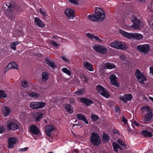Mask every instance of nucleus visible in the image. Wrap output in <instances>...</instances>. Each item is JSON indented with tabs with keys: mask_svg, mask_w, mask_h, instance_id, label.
Here are the masks:
<instances>
[{
	"mask_svg": "<svg viewBox=\"0 0 153 153\" xmlns=\"http://www.w3.org/2000/svg\"><path fill=\"white\" fill-rule=\"evenodd\" d=\"M115 111L117 112H118L120 111V107L118 106H116L115 108Z\"/></svg>",
	"mask_w": 153,
	"mask_h": 153,
	"instance_id": "4d7b16f0",
	"label": "nucleus"
},
{
	"mask_svg": "<svg viewBox=\"0 0 153 153\" xmlns=\"http://www.w3.org/2000/svg\"><path fill=\"white\" fill-rule=\"evenodd\" d=\"M61 59L64 61H65L66 62H69V60L67 59L66 57L65 56H62L61 57Z\"/></svg>",
	"mask_w": 153,
	"mask_h": 153,
	"instance_id": "8fccbe9b",
	"label": "nucleus"
},
{
	"mask_svg": "<svg viewBox=\"0 0 153 153\" xmlns=\"http://www.w3.org/2000/svg\"><path fill=\"white\" fill-rule=\"evenodd\" d=\"M85 89L82 88L80 90H79L77 91H76L74 93V94H76L78 95H82L84 93L85 91Z\"/></svg>",
	"mask_w": 153,
	"mask_h": 153,
	"instance_id": "473e14b6",
	"label": "nucleus"
},
{
	"mask_svg": "<svg viewBox=\"0 0 153 153\" xmlns=\"http://www.w3.org/2000/svg\"><path fill=\"white\" fill-rule=\"evenodd\" d=\"M150 46L148 44L139 45L137 46V49L144 54H146L150 49Z\"/></svg>",
	"mask_w": 153,
	"mask_h": 153,
	"instance_id": "1a4fd4ad",
	"label": "nucleus"
},
{
	"mask_svg": "<svg viewBox=\"0 0 153 153\" xmlns=\"http://www.w3.org/2000/svg\"><path fill=\"white\" fill-rule=\"evenodd\" d=\"M134 124L136 126H140L139 124L136 121L134 122Z\"/></svg>",
	"mask_w": 153,
	"mask_h": 153,
	"instance_id": "052dcab7",
	"label": "nucleus"
},
{
	"mask_svg": "<svg viewBox=\"0 0 153 153\" xmlns=\"http://www.w3.org/2000/svg\"><path fill=\"white\" fill-rule=\"evenodd\" d=\"M65 13L67 17L69 19H72L74 16V12L71 8L66 9Z\"/></svg>",
	"mask_w": 153,
	"mask_h": 153,
	"instance_id": "ddd939ff",
	"label": "nucleus"
},
{
	"mask_svg": "<svg viewBox=\"0 0 153 153\" xmlns=\"http://www.w3.org/2000/svg\"><path fill=\"white\" fill-rule=\"evenodd\" d=\"M96 87L97 92L101 95L106 98H108L110 97V94L101 85H97Z\"/></svg>",
	"mask_w": 153,
	"mask_h": 153,
	"instance_id": "39448f33",
	"label": "nucleus"
},
{
	"mask_svg": "<svg viewBox=\"0 0 153 153\" xmlns=\"http://www.w3.org/2000/svg\"><path fill=\"white\" fill-rule=\"evenodd\" d=\"M22 86L24 88L27 87L28 85L27 81L24 79L22 81Z\"/></svg>",
	"mask_w": 153,
	"mask_h": 153,
	"instance_id": "79ce46f5",
	"label": "nucleus"
},
{
	"mask_svg": "<svg viewBox=\"0 0 153 153\" xmlns=\"http://www.w3.org/2000/svg\"><path fill=\"white\" fill-rule=\"evenodd\" d=\"M141 134L145 137H151L153 136L152 133L151 132L147 130L142 131H141Z\"/></svg>",
	"mask_w": 153,
	"mask_h": 153,
	"instance_id": "a878e982",
	"label": "nucleus"
},
{
	"mask_svg": "<svg viewBox=\"0 0 153 153\" xmlns=\"http://www.w3.org/2000/svg\"><path fill=\"white\" fill-rule=\"evenodd\" d=\"M5 131V128L3 126H0V134H2Z\"/></svg>",
	"mask_w": 153,
	"mask_h": 153,
	"instance_id": "a18cd8bd",
	"label": "nucleus"
},
{
	"mask_svg": "<svg viewBox=\"0 0 153 153\" xmlns=\"http://www.w3.org/2000/svg\"><path fill=\"white\" fill-rule=\"evenodd\" d=\"M103 139L104 140L107 142L109 140V137L108 136L105 134H104L103 136Z\"/></svg>",
	"mask_w": 153,
	"mask_h": 153,
	"instance_id": "37998d69",
	"label": "nucleus"
},
{
	"mask_svg": "<svg viewBox=\"0 0 153 153\" xmlns=\"http://www.w3.org/2000/svg\"><path fill=\"white\" fill-rule=\"evenodd\" d=\"M55 128L52 125H50L47 126L45 129V131L47 135L51 137V132L55 130Z\"/></svg>",
	"mask_w": 153,
	"mask_h": 153,
	"instance_id": "f3484780",
	"label": "nucleus"
},
{
	"mask_svg": "<svg viewBox=\"0 0 153 153\" xmlns=\"http://www.w3.org/2000/svg\"><path fill=\"white\" fill-rule=\"evenodd\" d=\"M49 76L48 73L47 72H44L42 74V81H46L48 79Z\"/></svg>",
	"mask_w": 153,
	"mask_h": 153,
	"instance_id": "c85d7f7f",
	"label": "nucleus"
},
{
	"mask_svg": "<svg viewBox=\"0 0 153 153\" xmlns=\"http://www.w3.org/2000/svg\"><path fill=\"white\" fill-rule=\"evenodd\" d=\"M80 101L84 103L87 106H90L91 104H93L94 102L92 100L87 98H81Z\"/></svg>",
	"mask_w": 153,
	"mask_h": 153,
	"instance_id": "aec40b11",
	"label": "nucleus"
},
{
	"mask_svg": "<svg viewBox=\"0 0 153 153\" xmlns=\"http://www.w3.org/2000/svg\"><path fill=\"white\" fill-rule=\"evenodd\" d=\"M28 95L30 97L34 98H37L39 97V94L33 92H31V93L28 94Z\"/></svg>",
	"mask_w": 153,
	"mask_h": 153,
	"instance_id": "a19ab883",
	"label": "nucleus"
},
{
	"mask_svg": "<svg viewBox=\"0 0 153 153\" xmlns=\"http://www.w3.org/2000/svg\"><path fill=\"white\" fill-rule=\"evenodd\" d=\"M80 0H68V1L71 3L75 5L78 4V1Z\"/></svg>",
	"mask_w": 153,
	"mask_h": 153,
	"instance_id": "c03bdc74",
	"label": "nucleus"
},
{
	"mask_svg": "<svg viewBox=\"0 0 153 153\" xmlns=\"http://www.w3.org/2000/svg\"><path fill=\"white\" fill-rule=\"evenodd\" d=\"M145 0H140V2H145Z\"/></svg>",
	"mask_w": 153,
	"mask_h": 153,
	"instance_id": "0e129e2a",
	"label": "nucleus"
},
{
	"mask_svg": "<svg viewBox=\"0 0 153 153\" xmlns=\"http://www.w3.org/2000/svg\"><path fill=\"white\" fill-rule=\"evenodd\" d=\"M114 134H120L119 133V131L117 130H114Z\"/></svg>",
	"mask_w": 153,
	"mask_h": 153,
	"instance_id": "680f3d73",
	"label": "nucleus"
},
{
	"mask_svg": "<svg viewBox=\"0 0 153 153\" xmlns=\"http://www.w3.org/2000/svg\"><path fill=\"white\" fill-rule=\"evenodd\" d=\"M152 29L153 30V22L152 23Z\"/></svg>",
	"mask_w": 153,
	"mask_h": 153,
	"instance_id": "338daca9",
	"label": "nucleus"
},
{
	"mask_svg": "<svg viewBox=\"0 0 153 153\" xmlns=\"http://www.w3.org/2000/svg\"><path fill=\"white\" fill-rule=\"evenodd\" d=\"M51 44L54 47H58L59 46V45L58 44H57L56 42L53 41H51Z\"/></svg>",
	"mask_w": 153,
	"mask_h": 153,
	"instance_id": "de8ad7c7",
	"label": "nucleus"
},
{
	"mask_svg": "<svg viewBox=\"0 0 153 153\" xmlns=\"http://www.w3.org/2000/svg\"><path fill=\"white\" fill-rule=\"evenodd\" d=\"M119 33L123 36L129 39L139 40L143 37L141 34L137 33H129L121 29L119 30Z\"/></svg>",
	"mask_w": 153,
	"mask_h": 153,
	"instance_id": "f03ea898",
	"label": "nucleus"
},
{
	"mask_svg": "<svg viewBox=\"0 0 153 153\" xmlns=\"http://www.w3.org/2000/svg\"><path fill=\"white\" fill-rule=\"evenodd\" d=\"M19 44V42H13L11 45L10 47L12 49L14 50H16V45Z\"/></svg>",
	"mask_w": 153,
	"mask_h": 153,
	"instance_id": "72a5a7b5",
	"label": "nucleus"
},
{
	"mask_svg": "<svg viewBox=\"0 0 153 153\" xmlns=\"http://www.w3.org/2000/svg\"><path fill=\"white\" fill-rule=\"evenodd\" d=\"M9 69H10L9 68V67H8V65H7V66L5 68L4 70V71L5 72H7Z\"/></svg>",
	"mask_w": 153,
	"mask_h": 153,
	"instance_id": "bf43d9fd",
	"label": "nucleus"
},
{
	"mask_svg": "<svg viewBox=\"0 0 153 153\" xmlns=\"http://www.w3.org/2000/svg\"><path fill=\"white\" fill-rule=\"evenodd\" d=\"M28 149L27 147H25L22 149H19V151L21 152H25Z\"/></svg>",
	"mask_w": 153,
	"mask_h": 153,
	"instance_id": "6e6d98bb",
	"label": "nucleus"
},
{
	"mask_svg": "<svg viewBox=\"0 0 153 153\" xmlns=\"http://www.w3.org/2000/svg\"><path fill=\"white\" fill-rule=\"evenodd\" d=\"M14 6L12 4H9L8 6V8L7 9V10L10 12H13L14 10Z\"/></svg>",
	"mask_w": 153,
	"mask_h": 153,
	"instance_id": "f704fd0d",
	"label": "nucleus"
},
{
	"mask_svg": "<svg viewBox=\"0 0 153 153\" xmlns=\"http://www.w3.org/2000/svg\"><path fill=\"white\" fill-rule=\"evenodd\" d=\"M53 38L54 39H56L57 38L56 36H53Z\"/></svg>",
	"mask_w": 153,
	"mask_h": 153,
	"instance_id": "69168bd1",
	"label": "nucleus"
},
{
	"mask_svg": "<svg viewBox=\"0 0 153 153\" xmlns=\"http://www.w3.org/2000/svg\"><path fill=\"white\" fill-rule=\"evenodd\" d=\"M5 110L4 111L3 114L4 117H7L9 116L11 111L10 108L7 107H4Z\"/></svg>",
	"mask_w": 153,
	"mask_h": 153,
	"instance_id": "cd10ccee",
	"label": "nucleus"
},
{
	"mask_svg": "<svg viewBox=\"0 0 153 153\" xmlns=\"http://www.w3.org/2000/svg\"><path fill=\"white\" fill-rule=\"evenodd\" d=\"M142 109L143 110H146L148 112V113L146 114L144 117V119L145 121L146 122H149L151 120L153 116L151 109L148 106H143Z\"/></svg>",
	"mask_w": 153,
	"mask_h": 153,
	"instance_id": "9d476101",
	"label": "nucleus"
},
{
	"mask_svg": "<svg viewBox=\"0 0 153 153\" xmlns=\"http://www.w3.org/2000/svg\"><path fill=\"white\" fill-rule=\"evenodd\" d=\"M135 75L136 78L137 79V81L142 84H144V81L147 80L143 74L141 73L138 69L136 70Z\"/></svg>",
	"mask_w": 153,
	"mask_h": 153,
	"instance_id": "0eeeda50",
	"label": "nucleus"
},
{
	"mask_svg": "<svg viewBox=\"0 0 153 153\" xmlns=\"http://www.w3.org/2000/svg\"><path fill=\"white\" fill-rule=\"evenodd\" d=\"M109 78L112 85L115 86L119 87V84L116 80L117 77L115 74H113L111 75Z\"/></svg>",
	"mask_w": 153,
	"mask_h": 153,
	"instance_id": "4468645a",
	"label": "nucleus"
},
{
	"mask_svg": "<svg viewBox=\"0 0 153 153\" xmlns=\"http://www.w3.org/2000/svg\"><path fill=\"white\" fill-rule=\"evenodd\" d=\"M17 65L16 63L15 62H12L8 64V67H9L10 69L14 68L17 69Z\"/></svg>",
	"mask_w": 153,
	"mask_h": 153,
	"instance_id": "7c9ffc66",
	"label": "nucleus"
},
{
	"mask_svg": "<svg viewBox=\"0 0 153 153\" xmlns=\"http://www.w3.org/2000/svg\"><path fill=\"white\" fill-rule=\"evenodd\" d=\"M110 45L111 47L117 49L125 50L127 48L125 44L123 42L117 41L112 42Z\"/></svg>",
	"mask_w": 153,
	"mask_h": 153,
	"instance_id": "7ed1b4c3",
	"label": "nucleus"
},
{
	"mask_svg": "<svg viewBox=\"0 0 153 153\" xmlns=\"http://www.w3.org/2000/svg\"><path fill=\"white\" fill-rule=\"evenodd\" d=\"M7 127L9 131H14L19 128L18 125L14 123H10L7 124Z\"/></svg>",
	"mask_w": 153,
	"mask_h": 153,
	"instance_id": "2eb2a0df",
	"label": "nucleus"
},
{
	"mask_svg": "<svg viewBox=\"0 0 153 153\" xmlns=\"http://www.w3.org/2000/svg\"><path fill=\"white\" fill-rule=\"evenodd\" d=\"M120 58L124 64H126L128 62V59L125 55L122 54L120 56Z\"/></svg>",
	"mask_w": 153,
	"mask_h": 153,
	"instance_id": "2f4dec72",
	"label": "nucleus"
},
{
	"mask_svg": "<svg viewBox=\"0 0 153 153\" xmlns=\"http://www.w3.org/2000/svg\"><path fill=\"white\" fill-rule=\"evenodd\" d=\"M75 152L76 153H79V151L78 150H76V151H75Z\"/></svg>",
	"mask_w": 153,
	"mask_h": 153,
	"instance_id": "774afa93",
	"label": "nucleus"
},
{
	"mask_svg": "<svg viewBox=\"0 0 153 153\" xmlns=\"http://www.w3.org/2000/svg\"><path fill=\"white\" fill-rule=\"evenodd\" d=\"M64 108L67 111L69 114H72L74 112L73 107L70 104L65 103L64 106Z\"/></svg>",
	"mask_w": 153,
	"mask_h": 153,
	"instance_id": "4be33fe9",
	"label": "nucleus"
},
{
	"mask_svg": "<svg viewBox=\"0 0 153 153\" xmlns=\"http://www.w3.org/2000/svg\"><path fill=\"white\" fill-rule=\"evenodd\" d=\"M117 142L119 144L122 146L123 147L125 148H126V145L123 143V141L119 139H118Z\"/></svg>",
	"mask_w": 153,
	"mask_h": 153,
	"instance_id": "c9c22d12",
	"label": "nucleus"
},
{
	"mask_svg": "<svg viewBox=\"0 0 153 153\" xmlns=\"http://www.w3.org/2000/svg\"><path fill=\"white\" fill-rule=\"evenodd\" d=\"M39 10V12H40L44 16H46V13L45 12L42 11V9L40 8Z\"/></svg>",
	"mask_w": 153,
	"mask_h": 153,
	"instance_id": "3c124183",
	"label": "nucleus"
},
{
	"mask_svg": "<svg viewBox=\"0 0 153 153\" xmlns=\"http://www.w3.org/2000/svg\"><path fill=\"white\" fill-rule=\"evenodd\" d=\"M95 13L88 16V19L93 22L102 21L105 18V12L100 8L97 7L95 9Z\"/></svg>",
	"mask_w": 153,
	"mask_h": 153,
	"instance_id": "f257e3e1",
	"label": "nucleus"
},
{
	"mask_svg": "<svg viewBox=\"0 0 153 153\" xmlns=\"http://www.w3.org/2000/svg\"><path fill=\"white\" fill-rule=\"evenodd\" d=\"M62 71L64 73L70 76L71 74V72L70 71L68 70L66 68H63L62 69Z\"/></svg>",
	"mask_w": 153,
	"mask_h": 153,
	"instance_id": "e433bc0d",
	"label": "nucleus"
},
{
	"mask_svg": "<svg viewBox=\"0 0 153 153\" xmlns=\"http://www.w3.org/2000/svg\"><path fill=\"white\" fill-rule=\"evenodd\" d=\"M43 114L42 113L40 114H38L35 118V121L36 122H39L42 118L43 116Z\"/></svg>",
	"mask_w": 153,
	"mask_h": 153,
	"instance_id": "58836bf2",
	"label": "nucleus"
},
{
	"mask_svg": "<svg viewBox=\"0 0 153 153\" xmlns=\"http://www.w3.org/2000/svg\"><path fill=\"white\" fill-rule=\"evenodd\" d=\"M86 36L93 41H98L100 42H102V40L100 39L98 36H95L94 34H91L90 33H87Z\"/></svg>",
	"mask_w": 153,
	"mask_h": 153,
	"instance_id": "6ab92c4d",
	"label": "nucleus"
},
{
	"mask_svg": "<svg viewBox=\"0 0 153 153\" xmlns=\"http://www.w3.org/2000/svg\"><path fill=\"white\" fill-rule=\"evenodd\" d=\"M131 21L133 23V24L131 26L132 27L136 29L140 28L142 23L141 19H138L136 17L134 16L132 17Z\"/></svg>",
	"mask_w": 153,
	"mask_h": 153,
	"instance_id": "9b49d317",
	"label": "nucleus"
},
{
	"mask_svg": "<svg viewBox=\"0 0 153 153\" xmlns=\"http://www.w3.org/2000/svg\"><path fill=\"white\" fill-rule=\"evenodd\" d=\"M105 67L106 69H111L115 68L116 66L113 63H107L105 64Z\"/></svg>",
	"mask_w": 153,
	"mask_h": 153,
	"instance_id": "c756f323",
	"label": "nucleus"
},
{
	"mask_svg": "<svg viewBox=\"0 0 153 153\" xmlns=\"http://www.w3.org/2000/svg\"><path fill=\"white\" fill-rule=\"evenodd\" d=\"M122 122H124L125 124L127 123V120L123 116L122 118Z\"/></svg>",
	"mask_w": 153,
	"mask_h": 153,
	"instance_id": "5fc2aeb1",
	"label": "nucleus"
},
{
	"mask_svg": "<svg viewBox=\"0 0 153 153\" xmlns=\"http://www.w3.org/2000/svg\"><path fill=\"white\" fill-rule=\"evenodd\" d=\"M34 22L36 25L39 27L43 28L45 26V25L43 23L42 21L38 17H36L35 18Z\"/></svg>",
	"mask_w": 153,
	"mask_h": 153,
	"instance_id": "5701e85b",
	"label": "nucleus"
},
{
	"mask_svg": "<svg viewBox=\"0 0 153 153\" xmlns=\"http://www.w3.org/2000/svg\"><path fill=\"white\" fill-rule=\"evenodd\" d=\"M115 142H114L113 143L112 145L114 151L116 152H117L118 149H117V147H116V146H115V145H116V144H115Z\"/></svg>",
	"mask_w": 153,
	"mask_h": 153,
	"instance_id": "09e8293b",
	"label": "nucleus"
},
{
	"mask_svg": "<svg viewBox=\"0 0 153 153\" xmlns=\"http://www.w3.org/2000/svg\"><path fill=\"white\" fill-rule=\"evenodd\" d=\"M93 48L95 51L101 54H105L107 51V49L105 47L98 45H95Z\"/></svg>",
	"mask_w": 153,
	"mask_h": 153,
	"instance_id": "f8f14e48",
	"label": "nucleus"
},
{
	"mask_svg": "<svg viewBox=\"0 0 153 153\" xmlns=\"http://www.w3.org/2000/svg\"><path fill=\"white\" fill-rule=\"evenodd\" d=\"M149 98L150 100L153 101V97H149Z\"/></svg>",
	"mask_w": 153,
	"mask_h": 153,
	"instance_id": "e2e57ef3",
	"label": "nucleus"
},
{
	"mask_svg": "<svg viewBox=\"0 0 153 153\" xmlns=\"http://www.w3.org/2000/svg\"><path fill=\"white\" fill-rule=\"evenodd\" d=\"M69 102L70 103L73 104L74 103L75 100L73 98H71L70 99Z\"/></svg>",
	"mask_w": 153,
	"mask_h": 153,
	"instance_id": "864d4df0",
	"label": "nucleus"
},
{
	"mask_svg": "<svg viewBox=\"0 0 153 153\" xmlns=\"http://www.w3.org/2000/svg\"><path fill=\"white\" fill-rule=\"evenodd\" d=\"M80 78L81 80L84 83L87 82H88V79L87 77L84 75L80 76Z\"/></svg>",
	"mask_w": 153,
	"mask_h": 153,
	"instance_id": "ea45409f",
	"label": "nucleus"
},
{
	"mask_svg": "<svg viewBox=\"0 0 153 153\" xmlns=\"http://www.w3.org/2000/svg\"><path fill=\"white\" fill-rule=\"evenodd\" d=\"M135 75L136 78L137 79V81L142 84H144V81L147 80L143 74L141 73L138 69L136 70Z\"/></svg>",
	"mask_w": 153,
	"mask_h": 153,
	"instance_id": "423d86ee",
	"label": "nucleus"
},
{
	"mask_svg": "<svg viewBox=\"0 0 153 153\" xmlns=\"http://www.w3.org/2000/svg\"><path fill=\"white\" fill-rule=\"evenodd\" d=\"M115 144H116L115 146H116V147H117V149H119L121 150L122 149V147L119 146V145L117 143L115 142Z\"/></svg>",
	"mask_w": 153,
	"mask_h": 153,
	"instance_id": "603ef678",
	"label": "nucleus"
},
{
	"mask_svg": "<svg viewBox=\"0 0 153 153\" xmlns=\"http://www.w3.org/2000/svg\"><path fill=\"white\" fill-rule=\"evenodd\" d=\"M84 66L86 69L90 71H94V69L93 68V65L88 62H85L83 63Z\"/></svg>",
	"mask_w": 153,
	"mask_h": 153,
	"instance_id": "393cba45",
	"label": "nucleus"
},
{
	"mask_svg": "<svg viewBox=\"0 0 153 153\" xmlns=\"http://www.w3.org/2000/svg\"><path fill=\"white\" fill-rule=\"evenodd\" d=\"M16 140L15 137H10L8 139L7 147L9 149L14 148V145L16 142Z\"/></svg>",
	"mask_w": 153,
	"mask_h": 153,
	"instance_id": "a211bd4d",
	"label": "nucleus"
},
{
	"mask_svg": "<svg viewBox=\"0 0 153 153\" xmlns=\"http://www.w3.org/2000/svg\"><path fill=\"white\" fill-rule=\"evenodd\" d=\"M45 62L49 66L53 68H54L56 67V66L55 65V63L53 61L48 59H45Z\"/></svg>",
	"mask_w": 153,
	"mask_h": 153,
	"instance_id": "bb28decb",
	"label": "nucleus"
},
{
	"mask_svg": "<svg viewBox=\"0 0 153 153\" xmlns=\"http://www.w3.org/2000/svg\"><path fill=\"white\" fill-rule=\"evenodd\" d=\"M30 130L32 133L35 135H38L40 132L38 128L35 125L31 126L30 127Z\"/></svg>",
	"mask_w": 153,
	"mask_h": 153,
	"instance_id": "412c9836",
	"label": "nucleus"
},
{
	"mask_svg": "<svg viewBox=\"0 0 153 153\" xmlns=\"http://www.w3.org/2000/svg\"><path fill=\"white\" fill-rule=\"evenodd\" d=\"M76 116L78 120H82L87 124L88 123V122L87 119L82 114H76Z\"/></svg>",
	"mask_w": 153,
	"mask_h": 153,
	"instance_id": "b1692460",
	"label": "nucleus"
},
{
	"mask_svg": "<svg viewBox=\"0 0 153 153\" xmlns=\"http://www.w3.org/2000/svg\"><path fill=\"white\" fill-rule=\"evenodd\" d=\"M132 98L133 97L131 94H126L124 96H121L120 97V98L121 100L123 101L125 103H127V101L131 100Z\"/></svg>",
	"mask_w": 153,
	"mask_h": 153,
	"instance_id": "dca6fc26",
	"label": "nucleus"
},
{
	"mask_svg": "<svg viewBox=\"0 0 153 153\" xmlns=\"http://www.w3.org/2000/svg\"><path fill=\"white\" fill-rule=\"evenodd\" d=\"M91 118L93 121H96L99 119V117L97 115L93 114H91Z\"/></svg>",
	"mask_w": 153,
	"mask_h": 153,
	"instance_id": "4c0bfd02",
	"label": "nucleus"
},
{
	"mask_svg": "<svg viewBox=\"0 0 153 153\" xmlns=\"http://www.w3.org/2000/svg\"><path fill=\"white\" fill-rule=\"evenodd\" d=\"M91 143L94 145L99 146L100 143V137L96 133L93 132L91 134Z\"/></svg>",
	"mask_w": 153,
	"mask_h": 153,
	"instance_id": "20e7f679",
	"label": "nucleus"
},
{
	"mask_svg": "<svg viewBox=\"0 0 153 153\" xmlns=\"http://www.w3.org/2000/svg\"><path fill=\"white\" fill-rule=\"evenodd\" d=\"M150 72H151L153 75V66H151L150 67Z\"/></svg>",
	"mask_w": 153,
	"mask_h": 153,
	"instance_id": "13d9d810",
	"label": "nucleus"
},
{
	"mask_svg": "<svg viewBox=\"0 0 153 153\" xmlns=\"http://www.w3.org/2000/svg\"><path fill=\"white\" fill-rule=\"evenodd\" d=\"M46 105V103L42 101L32 102L30 104V107L33 109H38L43 108Z\"/></svg>",
	"mask_w": 153,
	"mask_h": 153,
	"instance_id": "6e6552de",
	"label": "nucleus"
},
{
	"mask_svg": "<svg viewBox=\"0 0 153 153\" xmlns=\"http://www.w3.org/2000/svg\"><path fill=\"white\" fill-rule=\"evenodd\" d=\"M7 16L12 21H13L15 20V17L13 15H7Z\"/></svg>",
	"mask_w": 153,
	"mask_h": 153,
	"instance_id": "49530a36",
	"label": "nucleus"
}]
</instances>
